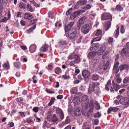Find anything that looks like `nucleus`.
<instances>
[{
  "label": "nucleus",
  "instance_id": "f257e3e1",
  "mask_svg": "<svg viewBox=\"0 0 129 129\" xmlns=\"http://www.w3.org/2000/svg\"><path fill=\"white\" fill-rule=\"evenodd\" d=\"M74 22H70L64 27L65 32H68V36L70 39H73L77 35V29L75 27H72Z\"/></svg>",
  "mask_w": 129,
  "mask_h": 129
},
{
  "label": "nucleus",
  "instance_id": "f03ea898",
  "mask_svg": "<svg viewBox=\"0 0 129 129\" xmlns=\"http://www.w3.org/2000/svg\"><path fill=\"white\" fill-rule=\"evenodd\" d=\"M99 82H93L90 84L88 89V93L90 94L93 92L96 93L98 92V88L100 85Z\"/></svg>",
  "mask_w": 129,
  "mask_h": 129
},
{
  "label": "nucleus",
  "instance_id": "7ed1b4c3",
  "mask_svg": "<svg viewBox=\"0 0 129 129\" xmlns=\"http://www.w3.org/2000/svg\"><path fill=\"white\" fill-rule=\"evenodd\" d=\"M121 81V79L120 77L119 74H116L115 76L114 80L112 82L113 88L115 91H117L120 87L119 85L117 83H120Z\"/></svg>",
  "mask_w": 129,
  "mask_h": 129
},
{
  "label": "nucleus",
  "instance_id": "20e7f679",
  "mask_svg": "<svg viewBox=\"0 0 129 129\" xmlns=\"http://www.w3.org/2000/svg\"><path fill=\"white\" fill-rule=\"evenodd\" d=\"M81 100L82 107L85 109H88L89 107V100L88 96L85 95H83Z\"/></svg>",
  "mask_w": 129,
  "mask_h": 129
},
{
  "label": "nucleus",
  "instance_id": "39448f33",
  "mask_svg": "<svg viewBox=\"0 0 129 129\" xmlns=\"http://www.w3.org/2000/svg\"><path fill=\"white\" fill-rule=\"evenodd\" d=\"M120 54L122 56H125L129 59V51L127 48H123L121 50Z\"/></svg>",
  "mask_w": 129,
  "mask_h": 129
},
{
  "label": "nucleus",
  "instance_id": "423d86ee",
  "mask_svg": "<svg viewBox=\"0 0 129 129\" xmlns=\"http://www.w3.org/2000/svg\"><path fill=\"white\" fill-rule=\"evenodd\" d=\"M90 30V27L88 24L83 25L81 28V31L84 34L88 33Z\"/></svg>",
  "mask_w": 129,
  "mask_h": 129
},
{
  "label": "nucleus",
  "instance_id": "0eeeda50",
  "mask_svg": "<svg viewBox=\"0 0 129 129\" xmlns=\"http://www.w3.org/2000/svg\"><path fill=\"white\" fill-rule=\"evenodd\" d=\"M120 104L124 105L129 104V98L126 97L121 98L119 101Z\"/></svg>",
  "mask_w": 129,
  "mask_h": 129
},
{
  "label": "nucleus",
  "instance_id": "6e6552de",
  "mask_svg": "<svg viewBox=\"0 0 129 129\" xmlns=\"http://www.w3.org/2000/svg\"><path fill=\"white\" fill-rule=\"evenodd\" d=\"M106 48L104 46H103L100 48V49L96 52V53L98 55H101L103 54L104 52L106 51Z\"/></svg>",
  "mask_w": 129,
  "mask_h": 129
},
{
  "label": "nucleus",
  "instance_id": "1a4fd4ad",
  "mask_svg": "<svg viewBox=\"0 0 129 129\" xmlns=\"http://www.w3.org/2000/svg\"><path fill=\"white\" fill-rule=\"evenodd\" d=\"M111 19V20H112V16L109 13H105L103 14L102 19L105 20L107 19Z\"/></svg>",
  "mask_w": 129,
  "mask_h": 129
},
{
  "label": "nucleus",
  "instance_id": "9d476101",
  "mask_svg": "<svg viewBox=\"0 0 129 129\" xmlns=\"http://www.w3.org/2000/svg\"><path fill=\"white\" fill-rule=\"evenodd\" d=\"M92 44V46L90 48V50L91 51H96L99 47V45L98 43H94Z\"/></svg>",
  "mask_w": 129,
  "mask_h": 129
},
{
  "label": "nucleus",
  "instance_id": "9b49d317",
  "mask_svg": "<svg viewBox=\"0 0 129 129\" xmlns=\"http://www.w3.org/2000/svg\"><path fill=\"white\" fill-rule=\"evenodd\" d=\"M86 17H83L80 18L77 24V26L79 27H80L81 25L84 24V21Z\"/></svg>",
  "mask_w": 129,
  "mask_h": 129
},
{
  "label": "nucleus",
  "instance_id": "f8f14e48",
  "mask_svg": "<svg viewBox=\"0 0 129 129\" xmlns=\"http://www.w3.org/2000/svg\"><path fill=\"white\" fill-rule=\"evenodd\" d=\"M118 110H120V109L119 108H116L115 107H111L109 108L108 110V113L109 114L112 111L116 112L118 111Z\"/></svg>",
  "mask_w": 129,
  "mask_h": 129
},
{
  "label": "nucleus",
  "instance_id": "ddd939ff",
  "mask_svg": "<svg viewBox=\"0 0 129 129\" xmlns=\"http://www.w3.org/2000/svg\"><path fill=\"white\" fill-rule=\"evenodd\" d=\"M82 74L83 77L85 78L89 77L90 75V72L87 70L83 71L82 72Z\"/></svg>",
  "mask_w": 129,
  "mask_h": 129
},
{
  "label": "nucleus",
  "instance_id": "4468645a",
  "mask_svg": "<svg viewBox=\"0 0 129 129\" xmlns=\"http://www.w3.org/2000/svg\"><path fill=\"white\" fill-rule=\"evenodd\" d=\"M49 47L48 45L45 44L43 45L40 49V51L41 52H43L46 51Z\"/></svg>",
  "mask_w": 129,
  "mask_h": 129
},
{
  "label": "nucleus",
  "instance_id": "2eb2a0df",
  "mask_svg": "<svg viewBox=\"0 0 129 129\" xmlns=\"http://www.w3.org/2000/svg\"><path fill=\"white\" fill-rule=\"evenodd\" d=\"M80 12L79 11H75L70 16L71 19H73L80 15Z\"/></svg>",
  "mask_w": 129,
  "mask_h": 129
},
{
  "label": "nucleus",
  "instance_id": "dca6fc26",
  "mask_svg": "<svg viewBox=\"0 0 129 129\" xmlns=\"http://www.w3.org/2000/svg\"><path fill=\"white\" fill-rule=\"evenodd\" d=\"M81 109L80 108H78L76 109L74 112V115L77 116H78L81 115Z\"/></svg>",
  "mask_w": 129,
  "mask_h": 129
},
{
  "label": "nucleus",
  "instance_id": "f3484780",
  "mask_svg": "<svg viewBox=\"0 0 129 129\" xmlns=\"http://www.w3.org/2000/svg\"><path fill=\"white\" fill-rule=\"evenodd\" d=\"M37 46L33 44L31 45L29 48V51L31 53L34 52L36 49Z\"/></svg>",
  "mask_w": 129,
  "mask_h": 129
},
{
  "label": "nucleus",
  "instance_id": "a211bd4d",
  "mask_svg": "<svg viewBox=\"0 0 129 129\" xmlns=\"http://www.w3.org/2000/svg\"><path fill=\"white\" fill-rule=\"evenodd\" d=\"M100 76L99 75L95 73L92 75L91 77L92 80L94 81H96L99 79Z\"/></svg>",
  "mask_w": 129,
  "mask_h": 129
},
{
  "label": "nucleus",
  "instance_id": "6ab92c4d",
  "mask_svg": "<svg viewBox=\"0 0 129 129\" xmlns=\"http://www.w3.org/2000/svg\"><path fill=\"white\" fill-rule=\"evenodd\" d=\"M111 21H109L106 22L104 25V27L105 28L106 30H107L109 28L111 25Z\"/></svg>",
  "mask_w": 129,
  "mask_h": 129
},
{
  "label": "nucleus",
  "instance_id": "aec40b11",
  "mask_svg": "<svg viewBox=\"0 0 129 129\" xmlns=\"http://www.w3.org/2000/svg\"><path fill=\"white\" fill-rule=\"evenodd\" d=\"M73 102L75 104L77 105L80 103V99L77 96L75 97L73 99Z\"/></svg>",
  "mask_w": 129,
  "mask_h": 129
},
{
  "label": "nucleus",
  "instance_id": "412c9836",
  "mask_svg": "<svg viewBox=\"0 0 129 129\" xmlns=\"http://www.w3.org/2000/svg\"><path fill=\"white\" fill-rule=\"evenodd\" d=\"M97 52H90L89 53L88 55V58L90 59L94 57L95 55Z\"/></svg>",
  "mask_w": 129,
  "mask_h": 129
},
{
  "label": "nucleus",
  "instance_id": "4be33fe9",
  "mask_svg": "<svg viewBox=\"0 0 129 129\" xmlns=\"http://www.w3.org/2000/svg\"><path fill=\"white\" fill-rule=\"evenodd\" d=\"M25 18L26 19L30 20L33 18V16L31 15L28 14L27 13H25L24 15Z\"/></svg>",
  "mask_w": 129,
  "mask_h": 129
},
{
  "label": "nucleus",
  "instance_id": "5701e85b",
  "mask_svg": "<svg viewBox=\"0 0 129 129\" xmlns=\"http://www.w3.org/2000/svg\"><path fill=\"white\" fill-rule=\"evenodd\" d=\"M87 3V1L86 0H80L77 3L79 5L83 6L85 5Z\"/></svg>",
  "mask_w": 129,
  "mask_h": 129
},
{
  "label": "nucleus",
  "instance_id": "b1692460",
  "mask_svg": "<svg viewBox=\"0 0 129 129\" xmlns=\"http://www.w3.org/2000/svg\"><path fill=\"white\" fill-rule=\"evenodd\" d=\"M120 71H122L124 70L128 69V66L126 64L123 65H121L120 67Z\"/></svg>",
  "mask_w": 129,
  "mask_h": 129
},
{
  "label": "nucleus",
  "instance_id": "393cba45",
  "mask_svg": "<svg viewBox=\"0 0 129 129\" xmlns=\"http://www.w3.org/2000/svg\"><path fill=\"white\" fill-rule=\"evenodd\" d=\"M75 60H74L76 62V63H78L80 61V59L79 56L76 54V55L75 57Z\"/></svg>",
  "mask_w": 129,
  "mask_h": 129
},
{
  "label": "nucleus",
  "instance_id": "a878e982",
  "mask_svg": "<svg viewBox=\"0 0 129 129\" xmlns=\"http://www.w3.org/2000/svg\"><path fill=\"white\" fill-rule=\"evenodd\" d=\"M58 119L55 114L53 115L52 117L51 120L53 122H55L58 121Z\"/></svg>",
  "mask_w": 129,
  "mask_h": 129
},
{
  "label": "nucleus",
  "instance_id": "bb28decb",
  "mask_svg": "<svg viewBox=\"0 0 129 129\" xmlns=\"http://www.w3.org/2000/svg\"><path fill=\"white\" fill-rule=\"evenodd\" d=\"M82 39V36L79 35H77L76 40L77 43H79L81 42Z\"/></svg>",
  "mask_w": 129,
  "mask_h": 129
},
{
  "label": "nucleus",
  "instance_id": "cd10ccee",
  "mask_svg": "<svg viewBox=\"0 0 129 129\" xmlns=\"http://www.w3.org/2000/svg\"><path fill=\"white\" fill-rule=\"evenodd\" d=\"M27 9L30 12H33L34 11V9L29 4L27 5Z\"/></svg>",
  "mask_w": 129,
  "mask_h": 129
},
{
  "label": "nucleus",
  "instance_id": "c85d7f7f",
  "mask_svg": "<svg viewBox=\"0 0 129 129\" xmlns=\"http://www.w3.org/2000/svg\"><path fill=\"white\" fill-rule=\"evenodd\" d=\"M109 64V62L107 61L105 63V64L103 66V70L104 71L107 70Z\"/></svg>",
  "mask_w": 129,
  "mask_h": 129
},
{
  "label": "nucleus",
  "instance_id": "c756f323",
  "mask_svg": "<svg viewBox=\"0 0 129 129\" xmlns=\"http://www.w3.org/2000/svg\"><path fill=\"white\" fill-rule=\"evenodd\" d=\"M102 33V31L101 30L98 29L94 32V34L95 35L98 36L101 35Z\"/></svg>",
  "mask_w": 129,
  "mask_h": 129
},
{
  "label": "nucleus",
  "instance_id": "7c9ffc66",
  "mask_svg": "<svg viewBox=\"0 0 129 129\" xmlns=\"http://www.w3.org/2000/svg\"><path fill=\"white\" fill-rule=\"evenodd\" d=\"M111 81L110 80H109L108 82H107V84L106 85L105 89L106 90L108 91L109 90V88L111 84Z\"/></svg>",
  "mask_w": 129,
  "mask_h": 129
},
{
  "label": "nucleus",
  "instance_id": "2f4dec72",
  "mask_svg": "<svg viewBox=\"0 0 129 129\" xmlns=\"http://www.w3.org/2000/svg\"><path fill=\"white\" fill-rule=\"evenodd\" d=\"M14 67L17 69H19L21 67V63L19 62H15L14 63Z\"/></svg>",
  "mask_w": 129,
  "mask_h": 129
},
{
  "label": "nucleus",
  "instance_id": "473e14b6",
  "mask_svg": "<svg viewBox=\"0 0 129 129\" xmlns=\"http://www.w3.org/2000/svg\"><path fill=\"white\" fill-rule=\"evenodd\" d=\"M76 55V54L74 53H73L70 54L68 57L69 59H74Z\"/></svg>",
  "mask_w": 129,
  "mask_h": 129
},
{
  "label": "nucleus",
  "instance_id": "72a5a7b5",
  "mask_svg": "<svg viewBox=\"0 0 129 129\" xmlns=\"http://www.w3.org/2000/svg\"><path fill=\"white\" fill-rule=\"evenodd\" d=\"M36 27V25H34L33 26L27 30V33L28 34L30 33L32 31L33 29H34Z\"/></svg>",
  "mask_w": 129,
  "mask_h": 129
},
{
  "label": "nucleus",
  "instance_id": "f704fd0d",
  "mask_svg": "<svg viewBox=\"0 0 129 129\" xmlns=\"http://www.w3.org/2000/svg\"><path fill=\"white\" fill-rule=\"evenodd\" d=\"M116 9L118 11H122L123 9L122 7L120 5H117L116 6Z\"/></svg>",
  "mask_w": 129,
  "mask_h": 129
},
{
  "label": "nucleus",
  "instance_id": "c9c22d12",
  "mask_svg": "<svg viewBox=\"0 0 129 129\" xmlns=\"http://www.w3.org/2000/svg\"><path fill=\"white\" fill-rule=\"evenodd\" d=\"M3 67L6 69L8 70L9 68V63L8 62H7L3 65Z\"/></svg>",
  "mask_w": 129,
  "mask_h": 129
},
{
  "label": "nucleus",
  "instance_id": "e433bc0d",
  "mask_svg": "<svg viewBox=\"0 0 129 129\" xmlns=\"http://www.w3.org/2000/svg\"><path fill=\"white\" fill-rule=\"evenodd\" d=\"M55 100V98H52L51 99L50 101L48 103V105L49 106H50L52 104H53L54 103V101Z\"/></svg>",
  "mask_w": 129,
  "mask_h": 129
},
{
  "label": "nucleus",
  "instance_id": "4c0bfd02",
  "mask_svg": "<svg viewBox=\"0 0 129 129\" xmlns=\"http://www.w3.org/2000/svg\"><path fill=\"white\" fill-rule=\"evenodd\" d=\"M55 73L57 74H58L61 71L59 67H57L55 69Z\"/></svg>",
  "mask_w": 129,
  "mask_h": 129
},
{
  "label": "nucleus",
  "instance_id": "58836bf2",
  "mask_svg": "<svg viewBox=\"0 0 129 129\" xmlns=\"http://www.w3.org/2000/svg\"><path fill=\"white\" fill-rule=\"evenodd\" d=\"M19 7L21 9H25L26 8V4L22 2H21L19 4Z\"/></svg>",
  "mask_w": 129,
  "mask_h": 129
},
{
  "label": "nucleus",
  "instance_id": "ea45409f",
  "mask_svg": "<svg viewBox=\"0 0 129 129\" xmlns=\"http://www.w3.org/2000/svg\"><path fill=\"white\" fill-rule=\"evenodd\" d=\"M16 101L20 103V104H23V100L22 98L21 97L16 98Z\"/></svg>",
  "mask_w": 129,
  "mask_h": 129
},
{
  "label": "nucleus",
  "instance_id": "a19ab883",
  "mask_svg": "<svg viewBox=\"0 0 129 129\" xmlns=\"http://www.w3.org/2000/svg\"><path fill=\"white\" fill-rule=\"evenodd\" d=\"M109 52L108 51H106L105 54L103 55L102 56V58L103 59H104L107 57L108 56Z\"/></svg>",
  "mask_w": 129,
  "mask_h": 129
},
{
  "label": "nucleus",
  "instance_id": "79ce46f5",
  "mask_svg": "<svg viewBox=\"0 0 129 129\" xmlns=\"http://www.w3.org/2000/svg\"><path fill=\"white\" fill-rule=\"evenodd\" d=\"M101 39V38L100 37H96L91 42V44H92L94 42L98 41L100 40Z\"/></svg>",
  "mask_w": 129,
  "mask_h": 129
},
{
  "label": "nucleus",
  "instance_id": "37998d69",
  "mask_svg": "<svg viewBox=\"0 0 129 129\" xmlns=\"http://www.w3.org/2000/svg\"><path fill=\"white\" fill-rule=\"evenodd\" d=\"M70 122V118L67 116L64 122V123L65 124H67L69 123Z\"/></svg>",
  "mask_w": 129,
  "mask_h": 129
},
{
  "label": "nucleus",
  "instance_id": "c03bdc74",
  "mask_svg": "<svg viewBox=\"0 0 129 129\" xmlns=\"http://www.w3.org/2000/svg\"><path fill=\"white\" fill-rule=\"evenodd\" d=\"M91 8V6L90 4H87L85 6L83 7V9L86 10H88Z\"/></svg>",
  "mask_w": 129,
  "mask_h": 129
},
{
  "label": "nucleus",
  "instance_id": "a18cd8bd",
  "mask_svg": "<svg viewBox=\"0 0 129 129\" xmlns=\"http://www.w3.org/2000/svg\"><path fill=\"white\" fill-rule=\"evenodd\" d=\"M129 82V77L125 78L123 81V83L124 84L128 83Z\"/></svg>",
  "mask_w": 129,
  "mask_h": 129
},
{
  "label": "nucleus",
  "instance_id": "49530a36",
  "mask_svg": "<svg viewBox=\"0 0 129 129\" xmlns=\"http://www.w3.org/2000/svg\"><path fill=\"white\" fill-rule=\"evenodd\" d=\"M95 104L96 106H95V108L98 110H99L100 108V106L99 103L97 102H95Z\"/></svg>",
  "mask_w": 129,
  "mask_h": 129
},
{
  "label": "nucleus",
  "instance_id": "de8ad7c7",
  "mask_svg": "<svg viewBox=\"0 0 129 129\" xmlns=\"http://www.w3.org/2000/svg\"><path fill=\"white\" fill-rule=\"evenodd\" d=\"M56 112L57 113H58L59 114L63 112L62 110L59 108H57L56 109Z\"/></svg>",
  "mask_w": 129,
  "mask_h": 129
},
{
  "label": "nucleus",
  "instance_id": "09e8293b",
  "mask_svg": "<svg viewBox=\"0 0 129 129\" xmlns=\"http://www.w3.org/2000/svg\"><path fill=\"white\" fill-rule=\"evenodd\" d=\"M119 27H118L117 28L116 32L115 33V36L116 38H117L118 37V36L119 35Z\"/></svg>",
  "mask_w": 129,
  "mask_h": 129
},
{
  "label": "nucleus",
  "instance_id": "8fccbe9b",
  "mask_svg": "<svg viewBox=\"0 0 129 129\" xmlns=\"http://www.w3.org/2000/svg\"><path fill=\"white\" fill-rule=\"evenodd\" d=\"M116 58L115 60V61L114 62V65L113 67V68H118V65L119 64V63L118 62H116Z\"/></svg>",
  "mask_w": 129,
  "mask_h": 129
},
{
  "label": "nucleus",
  "instance_id": "3c124183",
  "mask_svg": "<svg viewBox=\"0 0 129 129\" xmlns=\"http://www.w3.org/2000/svg\"><path fill=\"white\" fill-rule=\"evenodd\" d=\"M113 70L114 73L116 74H117L119 72V69L118 68H113Z\"/></svg>",
  "mask_w": 129,
  "mask_h": 129
},
{
  "label": "nucleus",
  "instance_id": "603ef678",
  "mask_svg": "<svg viewBox=\"0 0 129 129\" xmlns=\"http://www.w3.org/2000/svg\"><path fill=\"white\" fill-rule=\"evenodd\" d=\"M48 14L49 17L51 19L53 18V14L51 12H49L48 13Z\"/></svg>",
  "mask_w": 129,
  "mask_h": 129
},
{
  "label": "nucleus",
  "instance_id": "864d4df0",
  "mask_svg": "<svg viewBox=\"0 0 129 129\" xmlns=\"http://www.w3.org/2000/svg\"><path fill=\"white\" fill-rule=\"evenodd\" d=\"M39 108L38 107H35L33 109V111L35 113L39 111Z\"/></svg>",
  "mask_w": 129,
  "mask_h": 129
},
{
  "label": "nucleus",
  "instance_id": "5fc2aeb1",
  "mask_svg": "<svg viewBox=\"0 0 129 129\" xmlns=\"http://www.w3.org/2000/svg\"><path fill=\"white\" fill-rule=\"evenodd\" d=\"M76 63V62L74 60L71 61L69 63V65L70 66H73L74 67H76V66L75 65Z\"/></svg>",
  "mask_w": 129,
  "mask_h": 129
},
{
  "label": "nucleus",
  "instance_id": "6e6d98bb",
  "mask_svg": "<svg viewBox=\"0 0 129 129\" xmlns=\"http://www.w3.org/2000/svg\"><path fill=\"white\" fill-rule=\"evenodd\" d=\"M72 9L71 8L69 9L66 12V14L67 15H69L72 11Z\"/></svg>",
  "mask_w": 129,
  "mask_h": 129
},
{
  "label": "nucleus",
  "instance_id": "4d7b16f0",
  "mask_svg": "<svg viewBox=\"0 0 129 129\" xmlns=\"http://www.w3.org/2000/svg\"><path fill=\"white\" fill-rule=\"evenodd\" d=\"M8 19L6 17H4L0 21L2 22L6 23L7 22Z\"/></svg>",
  "mask_w": 129,
  "mask_h": 129
},
{
  "label": "nucleus",
  "instance_id": "13d9d810",
  "mask_svg": "<svg viewBox=\"0 0 129 129\" xmlns=\"http://www.w3.org/2000/svg\"><path fill=\"white\" fill-rule=\"evenodd\" d=\"M94 101L93 100H91L89 105V106L91 107H93L94 106L93 105Z\"/></svg>",
  "mask_w": 129,
  "mask_h": 129
},
{
  "label": "nucleus",
  "instance_id": "bf43d9fd",
  "mask_svg": "<svg viewBox=\"0 0 129 129\" xmlns=\"http://www.w3.org/2000/svg\"><path fill=\"white\" fill-rule=\"evenodd\" d=\"M120 32L122 34L124 33L125 32V30L123 26L122 25H121V27Z\"/></svg>",
  "mask_w": 129,
  "mask_h": 129
},
{
  "label": "nucleus",
  "instance_id": "052dcab7",
  "mask_svg": "<svg viewBox=\"0 0 129 129\" xmlns=\"http://www.w3.org/2000/svg\"><path fill=\"white\" fill-rule=\"evenodd\" d=\"M32 122V120L29 118H27L26 119V122L29 124H30Z\"/></svg>",
  "mask_w": 129,
  "mask_h": 129
},
{
  "label": "nucleus",
  "instance_id": "680f3d73",
  "mask_svg": "<svg viewBox=\"0 0 129 129\" xmlns=\"http://www.w3.org/2000/svg\"><path fill=\"white\" fill-rule=\"evenodd\" d=\"M93 123L94 125H97L98 124V120L97 119L94 120L93 121Z\"/></svg>",
  "mask_w": 129,
  "mask_h": 129
},
{
  "label": "nucleus",
  "instance_id": "e2e57ef3",
  "mask_svg": "<svg viewBox=\"0 0 129 129\" xmlns=\"http://www.w3.org/2000/svg\"><path fill=\"white\" fill-rule=\"evenodd\" d=\"M101 116V114L99 112H98L96 113L94 115L95 117H100Z\"/></svg>",
  "mask_w": 129,
  "mask_h": 129
},
{
  "label": "nucleus",
  "instance_id": "0e129e2a",
  "mask_svg": "<svg viewBox=\"0 0 129 129\" xmlns=\"http://www.w3.org/2000/svg\"><path fill=\"white\" fill-rule=\"evenodd\" d=\"M46 92H47L48 93H49V94H52V93H55V92L54 91H50L48 89H46L45 90Z\"/></svg>",
  "mask_w": 129,
  "mask_h": 129
},
{
  "label": "nucleus",
  "instance_id": "69168bd1",
  "mask_svg": "<svg viewBox=\"0 0 129 129\" xmlns=\"http://www.w3.org/2000/svg\"><path fill=\"white\" fill-rule=\"evenodd\" d=\"M8 19L10 18L11 17L10 11L9 10H8Z\"/></svg>",
  "mask_w": 129,
  "mask_h": 129
},
{
  "label": "nucleus",
  "instance_id": "338daca9",
  "mask_svg": "<svg viewBox=\"0 0 129 129\" xmlns=\"http://www.w3.org/2000/svg\"><path fill=\"white\" fill-rule=\"evenodd\" d=\"M37 20L36 19H34V20L30 21V23L31 24H33L36 22L37 21Z\"/></svg>",
  "mask_w": 129,
  "mask_h": 129
},
{
  "label": "nucleus",
  "instance_id": "774afa93",
  "mask_svg": "<svg viewBox=\"0 0 129 129\" xmlns=\"http://www.w3.org/2000/svg\"><path fill=\"white\" fill-rule=\"evenodd\" d=\"M125 89H123L120 90L119 91V94H122L125 91Z\"/></svg>",
  "mask_w": 129,
  "mask_h": 129
}]
</instances>
